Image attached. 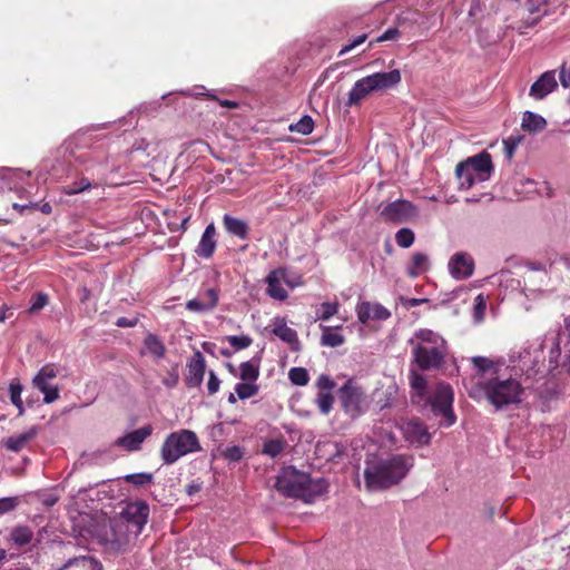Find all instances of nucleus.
<instances>
[{"instance_id": "obj_1", "label": "nucleus", "mask_w": 570, "mask_h": 570, "mask_svg": "<svg viewBox=\"0 0 570 570\" xmlns=\"http://www.w3.org/2000/svg\"><path fill=\"white\" fill-rule=\"evenodd\" d=\"M476 392L481 393L495 410H502L521 403L524 389L519 380L512 376L505 377L494 371L491 376L479 381L475 392L470 395L475 399Z\"/></svg>"}, {"instance_id": "obj_2", "label": "nucleus", "mask_w": 570, "mask_h": 570, "mask_svg": "<svg viewBox=\"0 0 570 570\" xmlns=\"http://www.w3.org/2000/svg\"><path fill=\"white\" fill-rule=\"evenodd\" d=\"M412 459L403 454L393 455L386 460H381L364 471L365 485L370 490H384L395 485L405 478Z\"/></svg>"}, {"instance_id": "obj_3", "label": "nucleus", "mask_w": 570, "mask_h": 570, "mask_svg": "<svg viewBox=\"0 0 570 570\" xmlns=\"http://www.w3.org/2000/svg\"><path fill=\"white\" fill-rule=\"evenodd\" d=\"M401 72L393 69L387 72H375L358 79L348 92L347 106H358L370 95L386 91L401 82Z\"/></svg>"}, {"instance_id": "obj_4", "label": "nucleus", "mask_w": 570, "mask_h": 570, "mask_svg": "<svg viewBox=\"0 0 570 570\" xmlns=\"http://www.w3.org/2000/svg\"><path fill=\"white\" fill-rule=\"evenodd\" d=\"M200 450V443L196 433L183 429L167 435L160 448V456L164 464L171 465L180 458Z\"/></svg>"}, {"instance_id": "obj_5", "label": "nucleus", "mask_w": 570, "mask_h": 570, "mask_svg": "<svg viewBox=\"0 0 570 570\" xmlns=\"http://www.w3.org/2000/svg\"><path fill=\"white\" fill-rule=\"evenodd\" d=\"M337 396L343 412L352 420L363 415L370 406L365 390L354 379H348L338 389Z\"/></svg>"}, {"instance_id": "obj_6", "label": "nucleus", "mask_w": 570, "mask_h": 570, "mask_svg": "<svg viewBox=\"0 0 570 570\" xmlns=\"http://www.w3.org/2000/svg\"><path fill=\"white\" fill-rule=\"evenodd\" d=\"M423 401L431 407L435 416L443 419L442 424L451 426L455 423L456 416L453 411L454 394L450 384L444 382L438 383L433 393Z\"/></svg>"}, {"instance_id": "obj_7", "label": "nucleus", "mask_w": 570, "mask_h": 570, "mask_svg": "<svg viewBox=\"0 0 570 570\" xmlns=\"http://www.w3.org/2000/svg\"><path fill=\"white\" fill-rule=\"evenodd\" d=\"M118 517L131 527V533H141L149 518V504L144 500L128 501Z\"/></svg>"}, {"instance_id": "obj_8", "label": "nucleus", "mask_w": 570, "mask_h": 570, "mask_svg": "<svg viewBox=\"0 0 570 570\" xmlns=\"http://www.w3.org/2000/svg\"><path fill=\"white\" fill-rule=\"evenodd\" d=\"M306 473L294 468L284 469L275 481V489L287 498L301 499Z\"/></svg>"}, {"instance_id": "obj_9", "label": "nucleus", "mask_w": 570, "mask_h": 570, "mask_svg": "<svg viewBox=\"0 0 570 570\" xmlns=\"http://www.w3.org/2000/svg\"><path fill=\"white\" fill-rule=\"evenodd\" d=\"M417 215L416 207L409 200L397 199L389 203L380 212L381 218L386 223L404 224Z\"/></svg>"}, {"instance_id": "obj_10", "label": "nucleus", "mask_w": 570, "mask_h": 570, "mask_svg": "<svg viewBox=\"0 0 570 570\" xmlns=\"http://www.w3.org/2000/svg\"><path fill=\"white\" fill-rule=\"evenodd\" d=\"M412 354L414 362L422 371H431L443 365L446 347L413 346Z\"/></svg>"}, {"instance_id": "obj_11", "label": "nucleus", "mask_w": 570, "mask_h": 570, "mask_svg": "<svg viewBox=\"0 0 570 570\" xmlns=\"http://www.w3.org/2000/svg\"><path fill=\"white\" fill-rule=\"evenodd\" d=\"M58 368L55 364L43 365L32 380L33 386L43 393V402L50 404L59 399V389L49 384L50 380L56 379Z\"/></svg>"}, {"instance_id": "obj_12", "label": "nucleus", "mask_w": 570, "mask_h": 570, "mask_svg": "<svg viewBox=\"0 0 570 570\" xmlns=\"http://www.w3.org/2000/svg\"><path fill=\"white\" fill-rule=\"evenodd\" d=\"M139 534V532L131 533V527L117 517L110 522V534L107 537V541L116 550H126Z\"/></svg>"}, {"instance_id": "obj_13", "label": "nucleus", "mask_w": 570, "mask_h": 570, "mask_svg": "<svg viewBox=\"0 0 570 570\" xmlns=\"http://www.w3.org/2000/svg\"><path fill=\"white\" fill-rule=\"evenodd\" d=\"M404 438L412 444L425 445L430 443L431 434L419 419H412L402 425Z\"/></svg>"}, {"instance_id": "obj_14", "label": "nucleus", "mask_w": 570, "mask_h": 570, "mask_svg": "<svg viewBox=\"0 0 570 570\" xmlns=\"http://www.w3.org/2000/svg\"><path fill=\"white\" fill-rule=\"evenodd\" d=\"M29 177L30 173H24L21 169L0 168V181H2L1 188L14 190L20 195V197H22L23 193H28L23 186V180Z\"/></svg>"}, {"instance_id": "obj_15", "label": "nucleus", "mask_w": 570, "mask_h": 570, "mask_svg": "<svg viewBox=\"0 0 570 570\" xmlns=\"http://www.w3.org/2000/svg\"><path fill=\"white\" fill-rule=\"evenodd\" d=\"M206 371V362L203 354L197 351L187 364L185 383L188 387H198L203 383Z\"/></svg>"}, {"instance_id": "obj_16", "label": "nucleus", "mask_w": 570, "mask_h": 570, "mask_svg": "<svg viewBox=\"0 0 570 570\" xmlns=\"http://www.w3.org/2000/svg\"><path fill=\"white\" fill-rule=\"evenodd\" d=\"M272 333L281 341L289 345L291 350L298 352L301 350V342L297 332L287 326L284 317H275L272 324Z\"/></svg>"}, {"instance_id": "obj_17", "label": "nucleus", "mask_w": 570, "mask_h": 570, "mask_svg": "<svg viewBox=\"0 0 570 570\" xmlns=\"http://www.w3.org/2000/svg\"><path fill=\"white\" fill-rule=\"evenodd\" d=\"M357 318L366 324L368 321H385L391 317V312L380 303L362 302L356 307Z\"/></svg>"}, {"instance_id": "obj_18", "label": "nucleus", "mask_w": 570, "mask_h": 570, "mask_svg": "<svg viewBox=\"0 0 570 570\" xmlns=\"http://www.w3.org/2000/svg\"><path fill=\"white\" fill-rule=\"evenodd\" d=\"M153 433L151 425H145L116 440L115 444L128 452L138 451L144 441Z\"/></svg>"}, {"instance_id": "obj_19", "label": "nucleus", "mask_w": 570, "mask_h": 570, "mask_svg": "<svg viewBox=\"0 0 570 570\" xmlns=\"http://www.w3.org/2000/svg\"><path fill=\"white\" fill-rule=\"evenodd\" d=\"M449 269L455 279H465L473 274L474 262L464 253H455L449 262Z\"/></svg>"}, {"instance_id": "obj_20", "label": "nucleus", "mask_w": 570, "mask_h": 570, "mask_svg": "<svg viewBox=\"0 0 570 570\" xmlns=\"http://www.w3.org/2000/svg\"><path fill=\"white\" fill-rule=\"evenodd\" d=\"M557 86L554 71H546L531 85L529 96L535 100H541L552 92Z\"/></svg>"}, {"instance_id": "obj_21", "label": "nucleus", "mask_w": 570, "mask_h": 570, "mask_svg": "<svg viewBox=\"0 0 570 570\" xmlns=\"http://www.w3.org/2000/svg\"><path fill=\"white\" fill-rule=\"evenodd\" d=\"M464 163H468L469 169L475 174L479 181L489 179L493 169L491 155L487 151L470 157Z\"/></svg>"}, {"instance_id": "obj_22", "label": "nucleus", "mask_w": 570, "mask_h": 570, "mask_svg": "<svg viewBox=\"0 0 570 570\" xmlns=\"http://www.w3.org/2000/svg\"><path fill=\"white\" fill-rule=\"evenodd\" d=\"M286 269L277 268L272 271L267 277V288L266 293L274 299L285 301L288 297L287 291L281 285L282 281H285Z\"/></svg>"}, {"instance_id": "obj_23", "label": "nucleus", "mask_w": 570, "mask_h": 570, "mask_svg": "<svg viewBox=\"0 0 570 570\" xmlns=\"http://www.w3.org/2000/svg\"><path fill=\"white\" fill-rule=\"evenodd\" d=\"M39 431H40V428L37 425H33L28 431H26L21 434L9 436L7 440L3 441V446L11 452L18 453L21 450H23L24 448H27V445L33 439H36Z\"/></svg>"}, {"instance_id": "obj_24", "label": "nucleus", "mask_w": 570, "mask_h": 570, "mask_svg": "<svg viewBox=\"0 0 570 570\" xmlns=\"http://www.w3.org/2000/svg\"><path fill=\"white\" fill-rule=\"evenodd\" d=\"M215 236H216V228H215L214 224L212 223L205 228V230L202 235V238L198 243V246L195 250L199 257L210 258L214 255L215 249H216Z\"/></svg>"}, {"instance_id": "obj_25", "label": "nucleus", "mask_w": 570, "mask_h": 570, "mask_svg": "<svg viewBox=\"0 0 570 570\" xmlns=\"http://www.w3.org/2000/svg\"><path fill=\"white\" fill-rule=\"evenodd\" d=\"M305 481L301 492V499L304 502L311 503L327 491V482L324 479L313 480L306 474Z\"/></svg>"}, {"instance_id": "obj_26", "label": "nucleus", "mask_w": 570, "mask_h": 570, "mask_svg": "<svg viewBox=\"0 0 570 570\" xmlns=\"http://www.w3.org/2000/svg\"><path fill=\"white\" fill-rule=\"evenodd\" d=\"M206 299L193 298L189 299L186 304L187 309L191 312H204L208 309H213L218 302L217 291L214 288H209L205 293Z\"/></svg>"}, {"instance_id": "obj_27", "label": "nucleus", "mask_w": 570, "mask_h": 570, "mask_svg": "<svg viewBox=\"0 0 570 570\" xmlns=\"http://www.w3.org/2000/svg\"><path fill=\"white\" fill-rule=\"evenodd\" d=\"M223 225L228 234L240 239L248 238L249 227L243 219L225 214L223 217Z\"/></svg>"}, {"instance_id": "obj_28", "label": "nucleus", "mask_w": 570, "mask_h": 570, "mask_svg": "<svg viewBox=\"0 0 570 570\" xmlns=\"http://www.w3.org/2000/svg\"><path fill=\"white\" fill-rule=\"evenodd\" d=\"M144 346L155 361L165 357L167 348L164 342L156 334L148 333L144 338Z\"/></svg>"}, {"instance_id": "obj_29", "label": "nucleus", "mask_w": 570, "mask_h": 570, "mask_svg": "<svg viewBox=\"0 0 570 570\" xmlns=\"http://www.w3.org/2000/svg\"><path fill=\"white\" fill-rule=\"evenodd\" d=\"M322 336L321 344L327 347H337L345 343V337L338 333L342 330V325L331 327L321 325Z\"/></svg>"}, {"instance_id": "obj_30", "label": "nucleus", "mask_w": 570, "mask_h": 570, "mask_svg": "<svg viewBox=\"0 0 570 570\" xmlns=\"http://www.w3.org/2000/svg\"><path fill=\"white\" fill-rule=\"evenodd\" d=\"M415 338L419 340L414 346H439L446 347V343L442 336L431 330L422 328L415 333Z\"/></svg>"}, {"instance_id": "obj_31", "label": "nucleus", "mask_w": 570, "mask_h": 570, "mask_svg": "<svg viewBox=\"0 0 570 570\" xmlns=\"http://www.w3.org/2000/svg\"><path fill=\"white\" fill-rule=\"evenodd\" d=\"M429 269V257L424 253L413 254L411 262L406 267V274L415 278Z\"/></svg>"}, {"instance_id": "obj_32", "label": "nucleus", "mask_w": 570, "mask_h": 570, "mask_svg": "<svg viewBox=\"0 0 570 570\" xmlns=\"http://www.w3.org/2000/svg\"><path fill=\"white\" fill-rule=\"evenodd\" d=\"M287 446V441L283 435L275 439H268L264 441L262 446V453L275 459L281 455Z\"/></svg>"}, {"instance_id": "obj_33", "label": "nucleus", "mask_w": 570, "mask_h": 570, "mask_svg": "<svg viewBox=\"0 0 570 570\" xmlns=\"http://www.w3.org/2000/svg\"><path fill=\"white\" fill-rule=\"evenodd\" d=\"M547 126L546 119L532 111H525L522 116V129L529 132L542 131Z\"/></svg>"}, {"instance_id": "obj_34", "label": "nucleus", "mask_w": 570, "mask_h": 570, "mask_svg": "<svg viewBox=\"0 0 570 570\" xmlns=\"http://www.w3.org/2000/svg\"><path fill=\"white\" fill-rule=\"evenodd\" d=\"M455 175L459 179V184L461 188L469 189L471 188L478 180L474 173L469 169L468 163L461 161L455 167Z\"/></svg>"}, {"instance_id": "obj_35", "label": "nucleus", "mask_w": 570, "mask_h": 570, "mask_svg": "<svg viewBox=\"0 0 570 570\" xmlns=\"http://www.w3.org/2000/svg\"><path fill=\"white\" fill-rule=\"evenodd\" d=\"M472 364L483 376V379L487 376H491L494 371H498L500 373L499 365L488 357L475 356L472 358Z\"/></svg>"}, {"instance_id": "obj_36", "label": "nucleus", "mask_w": 570, "mask_h": 570, "mask_svg": "<svg viewBox=\"0 0 570 570\" xmlns=\"http://www.w3.org/2000/svg\"><path fill=\"white\" fill-rule=\"evenodd\" d=\"M10 538L14 544L23 547L31 542L33 532L27 525H18L11 530Z\"/></svg>"}, {"instance_id": "obj_37", "label": "nucleus", "mask_w": 570, "mask_h": 570, "mask_svg": "<svg viewBox=\"0 0 570 570\" xmlns=\"http://www.w3.org/2000/svg\"><path fill=\"white\" fill-rule=\"evenodd\" d=\"M410 385H411L412 390L415 392V394L413 395V399L417 397L419 403L421 401H423L425 399V392H426V385H428L426 379L417 372H412L410 375Z\"/></svg>"}, {"instance_id": "obj_38", "label": "nucleus", "mask_w": 570, "mask_h": 570, "mask_svg": "<svg viewBox=\"0 0 570 570\" xmlns=\"http://www.w3.org/2000/svg\"><path fill=\"white\" fill-rule=\"evenodd\" d=\"M239 371V379L244 382H255L259 376V365L253 361L243 362Z\"/></svg>"}, {"instance_id": "obj_39", "label": "nucleus", "mask_w": 570, "mask_h": 570, "mask_svg": "<svg viewBox=\"0 0 570 570\" xmlns=\"http://www.w3.org/2000/svg\"><path fill=\"white\" fill-rule=\"evenodd\" d=\"M314 129V120L311 116H303L296 124L289 126L292 132L309 135Z\"/></svg>"}, {"instance_id": "obj_40", "label": "nucleus", "mask_w": 570, "mask_h": 570, "mask_svg": "<svg viewBox=\"0 0 570 570\" xmlns=\"http://www.w3.org/2000/svg\"><path fill=\"white\" fill-rule=\"evenodd\" d=\"M315 402L321 413L328 414L334 403L332 392H318Z\"/></svg>"}, {"instance_id": "obj_41", "label": "nucleus", "mask_w": 570, "mask_h": 570, "mask_svg": "<svg viewBox=\"0 0 570 570\" xmlns=\"http://www.w3.org/2000/svg\"><path fill=\"white\" fill-rule=\"evenodd\" d=\"M338 308V302H324L321 304V309L316 312V318L320 321H328L332 316L337 314Z\"/></svg>"}, {"instance_id": "obj_42", "label": "nucleus", "mask_w": 570, "mask_h": 570, "mask_svg": "<svg viewBox=\"0 0 570 570\" xmlns=\"http://www.w3.org/2000/svg\"><path fill=\"white\" fill-rule=\"evenodd\" d=\"M76 159L81 163L95 160L99 164H102V163H106L107 157H106L105 151L100 147H96L90 153H81V154L77 155Z\"/></svg>"}, {"instance_id": "obj_43", "label": "nucleus", "mask_w": 570, "mask_h": 570, "mask_svg": "<svg viewBox=\"0 0 570 570\" xmlns=\"http://www.w3.org/2000/svg\"><path fill=\"white\" fill-rule=\"evenodd\" d=\"M415 235L410 228H401L395 234V242L402 248H409L414 243Z\"/></svg>"}, {"instance_id": "obj_44", "label": "nucleus", "mask_w": 570, "mask_h": 570, "mask_svg": "<svg viewBox=\"0 0 570 570\" xmlns=\"http://www.w3.org/2000/svg\"><path fill=\"white\" fill-rule=\"evenodd\" d=\"M288 377L291 382L298 386H304L308 383V372L304 367H293L289 370Z\"/></svg>"}, {"instance_id": "obj_45", "label": "nucleus", "mask_w": 570, "mask_h": 570, "mask_svg": "<svg viewBox=\"0 0 570 570\" xmlns=\"http://www.w3.org/2000/svg\"><path fill=\"white\" fill-rule=\"evenodd\" d=\"M235 391L240 400H246L258 393V386L250 382H243L236 385Z\"/></svg>"}, {"instance_id": "obj_46", "label": "nucleus", "mask_w": 570, "mask_h": 570, "mask_svg": "<svg viewBox=\"0 0 570 570\" xmlns=\"http://www.w3.org/2000/svg\"><path fill=\"white\" fill-rule=\"evenodd\" d=\"M529 355H530V351L527 350V348L520 354V363L522 364V370H524V367H527V371L534 370L537 364L542 358V344H540L539 347L534 351V357L531 361V365L530 366H528V363H527V357Z\"/></svg>"}, {"instance_id": "obj_47", "label": "nucleus", "mask_w": 570, "mask_h": 570, "mask_svg": "<svg viewBox=\"0 0 570 570\" xmlns=\"http://www.w3.org/2000/svg\"><path fill=\"white\" fill-rule=\"evenodd\" d=\"M125 481L137 487H144L151 483L153 474L147 472L132 473L125 476Z\"/></svg>"}, {"instance_id": "obj_48", "label": "nucleus", "mask_w": 570, "mask_h": 570, "mask_svg": "<svg viewBox=\"0 0 570 570\" xmlns=\"http://www.w3.org/2000/svg\"><path fill=\"white\" fill-rule=\"evenodd\" d=\"M485 309H487V299L483 294H479L474 298V304H473V317H474L475 322L483 321Z\"/></svg>"}, {"instance_id": "obj_49", "label": "nucleus", "mask_w": 570, "mask_h": 570, "mask_svg": "<svg viewBox=\"0 0 570 570\" xmlns=\"http://www.w3.org/2000/svg\"><path fill=\"white\" fill-rule=\"evenodd\" d=\"M226 340L236 350L247 348L253 343V338L248 335H230Z\"/></svg>"}, {"instance_id": "obj_50", "label": "nucleus", "mask_w": 570, "mask_h": 570, "mask_svg": "<svg viewBox=\"0 0 570 570\" xmlns=\"http://www.w3.org/2000/svg\"><path fill=\"white\" fill-rule=\"evenodd\" d=\"M48 302H49V297L47 294H45L42 292L37 293L36 295H33L31 297L30 307H29L28 312L30 314L37 313L40 309H42L48 304Z\"/></svg>"}, {"instance_id": "obj_51", "label": "nucleus", "mask_w": 570, "mask_h": 570, "mask_svg": "<svg viewBox=\"0 0 570 570\" xmlns=\"http://www.w3.org/2000/svg\"><path fill=\"white\" fill-rule=\"evenodd\" d=\"M91 186L92 185L88 178L81 177L79 180L73 181L70 186L67 187L66 194L75 195L89 189Z\"/></svg>"}, {"instance_id": "obj_52", "label": "nucleus", "mask_w": 570, "mask_h": 570, "mask_svg": "<svg viewBox=\"0 0 570 570\" xmlns=\"http://www.w3.org/2000/svg\"><path fill=\"white\" fill-rule=\"evenodd\" d=\"M401 36V31L397 28H390L379 36L374 41L368 43V48H372L374 43H380L389 40H396Z\"/></svg>"}, {"instance_id": "obj_53", "label": "nucleus", "mask_w": 570, "mask_h": 570, "mask_svg": "<svg viewBox=\"0 0 570 570\" xmlns=\"http://www.w3.org/2000/svg\"><path fill=\"white\" fill-rule=\"evenodd\" d=\"M521 139L522 138L520 136H510L503 140L504 151L508 159H511L513 157V154L518 145L520 144Z\"/></svg>"}, {"instance_id": "obj_54", "label": "nucleus", "mask_w": 570, "mask_h": 570, "mask_svg": "<svg viewBox=\"0 0 570 570\" xmlns=\"http://www.w3.org/2000/svg\"><path fill=\"white\" fill-rule=\"evenodd\" d=\"M335 382L328 375L322 374L316 380V387L318 392H332L335 387Z\"/></svg>"}, {"instance_id": "obj_55", "label": "nucleus", "mask_w": 570, "mask_h": 570, "mask_svg": "<svg viewBox=\"0 0 570 570\" xmlns=\"http://www.w3.org/2000/svg\"><path fill=\"white\" fill-rule=\"evenodd\" d=\"M244 456V450L238 445L228 446L224 451V458L232 461V462H238Z\"/></svg>"}, {"instance_id": "obj_56", "label": "nucleus", "mask_w": 570, "mask_h": 570, "mask_svg": "<svg viewBox=\"0 0 570 570\" xmlns=\"http://www.w3.org/2000/svg\"><path fill=\"white\" fill-rule=\"evenodd\" d=\"M10 392V401L13 405H19L21 400V393H22V385L20 383H11L9 386Z\"/></svg>"}, {"instance_id": "obj_57", "label": "nucleus", "mask_w": 570, "mask_h": 570, "mask_svg": "<svg viewBox=\"0 0 570 570\" xmlns=\"http://www.w3.org/2000/svg\"><path fill=\"white\" fill-rule=\"evenodd\" d=\"M366 39H367V35L366 33H363V35L358 36L352 42H350L348 45H345L340 50L338 57H342V56L346 55L347 52L353 50L355 47H357V46L362 45L363 42H365Z\"/></svg>"}, {"instance_id": "obj_58", "label": "nucleus", "mask_w": 570, "mask_h": 570, "mask_svg": "<svg viewBox=\"0 0 570 570\" xmlns=\"http://www.w3.org/2000/svg\"><path fill=\"white\" fill-rule=\"evenodd\" d=\"M17 498H2L0 499V515L8 513L17 507Z\"/></svg>"}, {"instance_id": "obj_59", "label": "nucleus", "mask_w": 570, "mask_h": 570, "mask_svg": "<svg viewBox=\"0 0 570 570\" xmlns=\"http://www.w3.org/2000/svg\"><path fill=\"white\" fill-rule=\"evenodd\" d=\"M430 301L428 298H410V297H400V303L405 308L415 307L422 304H428Z\"/></svg>"}, {"instance_id": "obj_60", "label": "nucleus", "mask_w": 570, "mask_h": 570, "mask_svg": "<svg viewBox=\"0 0 570 570\" xmlns=\"http://www.w3.org/2000/svg\"><path fill=\"white\" fill-rule=\"evenodd\" d=\"M220 381L216 376L214 371L209 372V377L207 382V390L209 394H215L219 390Z\"/></svg>"}, {"instance_id": "obj_61", "label": "nucleus", "mask_w": 570, "mask_h": 570, "mask_svg": "<svg viewBox=\"0 0 570 570\" xmlns=\"http://www.w3.org/2000/svg\"><path fill=\"white\" fill-rule=\"evenodd\" d=\"M559 79L563 88L570 87V67H567L566 63L560 68Z\"/></svg>"}, {"instance_id": "obj_62", "label": "nucleus", "mask_w": 570, "mask_h": 570, "mask_svg": "<svg viewBox=\"0 0 570 570\" xmlns=\"http://www.w3.org/2000/svg\"><path fill=\"white\" fill-rule=\"evenodd\" d=\"M139 323V317H132V318H128V317H119L117 321H116V325L118 327H135L137 324Z\"/></svg>"}, {"instance_id": "obj_63", "label": "nucleus", "mask_w": 570, "mask_h": 570, "mask_svg": "<svg viewBox=\"0 0 570 570\" xmlns=\"http://www.w3.org/2000/svg\"><path fill=\"white\" fill-rule=\"evenodd\" d=\"M178 380H179V375H178V372L176 370H174L170 374H169V377L168 379H165L163 381V383L168 386V387H174L177 383H178Z\"/></svg>"}, {"instance_id": "obj_64", "label": "nucleus", "mask_w": 570, "mask_h": 570, "mask_svg": "<svg viewBox=\"0 0 570 570\" xmlns=\"http://www.w3.org/2000/svg\"><path fill=\"white\" fill-rule=\"evenodd\" d=\"M324 446H325V448H331V449H332V451H331V453H330V456H328V460H333V459H334V456H336V455H341V454H342V451H341V449H340V446H338V444H337V443H327V444H325Z\"/></svg>"}]
</instances>
